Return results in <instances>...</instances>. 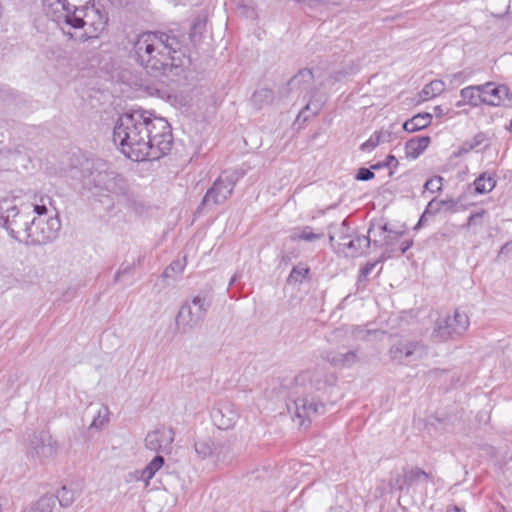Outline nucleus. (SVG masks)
<instances>
[{
  "label": "nucleus",
  "instance_id": "obj_12",
  "mask_svg": "<svg viewBox=\"0 0 512 512\" xmlns=\"http://www.w3.org/2000/svg\"><path fill=\"white\" fill-rule=\"evenodd\" d=\"M244 175L243 171H225L213 183V186L207 190L200 208L213 203L219 205L224 203L232 194L237 181Z\"/></svg>",
  "mask_w": 512,
  "mask_h": 512
},
{
  "label": "nucleus",
  "instance_id": "obj_19",
  "mask_svg": "<svg viewBox=\"0 0 512 512\" xmlns=\"http://www.w3.org/2000/svg\"><path fill=\"white\" fill-rule=\"evenodd\" d=\"M482 101L486 105L500 106L508 98L509 89L505 85H497L493 82H487L481 85Z\"/></svg>",
  "mask_w": 512,
  "mask_h": 512
},
{
  "label": "nucleus",
  "instance_id": "obj_41",
  "mask_svg": "<svg viewBox=\"0 0 512 512\" xmlns=\"http://www.w3.org/2000/svg\"><path fill=\"white\" fill-rule=\"evenodd\" d=\"M309 268L305 266H295L292 268L289 279L295 282H302L308 275Z\"/></svg>",
  "mask_w": 512,
  "mask_h": 512
},
{
  "label": "nucleus",
  "instance_id": "obj_24",
  "mask_svg": "<svg viewBox=\"0 0 512 512\" xmlns=\"http://www.w3.org/2000/svg\"><path fill=\"white\" fill-rule=\"evenodd\" d=\"M323 233H315L313 228L310 226H301L294 228L291 235L290 240L293 242L296 241H306V242H314L323 238Z\"/></svg>",
  "mask_w": 512,
  "mask_h": 512
},
{
  "label": "nucleus",
  "instance_id": "obj_38",
  "mask_svg": "<svg viewBox=\"0 0 512 512\" xmlns=\"http://www.w3.org/2000/svg\"><path fill=\"white\" fill-rule=\"evenodd\" d=\"M44 4L53 7L56 6L54 12H59V15H63L68 11L73 5H70L67 0H44Z\"/></svg>",
  "mask_w": 512,
  "mask_h": 512
},
{
  "label": "nucleus",
  "instance_id": "obj_50",
  "mask_svg": "<svg viewBox=\"0 0 512 512\" xmlns=\"http://www.w3.org/2000/svg\"><path fill=\"white\" fill-rule=\"evenodd\" d=\"M259 98L271 99L272 92L269 89H261L253 94V100L257 101Z\"/></svg>",
  "mask_w": 512,
  "mask_h": 512
},
{
  "label": "nucleus",
  "instance_id": "obj_10",
  "mask_svg": "<svg viewBox=\"0 0 512 512\" xmlns=\"http://www.w3.org/2000/svg\"><path fill=\"white\" fill-rule=\"evenodd\" d=\"M84 187L95 189V195L101 196L105 192L117 196H125L128 191L127 181L121 175L109 171H92L84 179Z\"/></svg>",
  "mask_w": 512,
  "mask_h": 512
},
{
  "label": "nucleus",
  "instance_id": "obj_35",
  "mask_svg": "<svg viewBox=\"0 0 512 512\" xmlns=\"http://www.w3.org/2000/svg\"><path fill=\"white\" fill-rule=\"evenodd\" d=\"M109 414L110 412L108 407L105 405L101 406L97 415L93 418L90 428L102 429L104 425L109 422Z\"/></svg>",
  "mask_w": 512,
  "mask_h": 512
},
{
  "label": "nucleus",
  "instance_id": "obj_5",
  "mask_svg": "<svg viewBox=\"0 0 512 512\" xmlns=\"http://www.w3.org/2000/svg\"><path fill=\"white\" fill-rule=\"evenodd\" d=\"M288 94L303 95V99L309 97V101L301 109L297 116V121H307L310 116H315L321 110V104L312 102L311 98L315 92L314 75L310 69L304 68L298 71L286 85Z\"/></svg>",
  "mask_w": 512,
  "mask_h": 512
},
{
  "label": "nucleus",
  "instance_id": "obj_32",
  "mask_svg": "<svg viewBox=\"0 0 512 512\" xmlns=\"http://www.w3.org/2000/svg\"><path fill=\"white\" fill-rule=\"evenodd\" d=\"M55 506V497L45 495L41 497L31 508L29 512H52Z\"/></svg>",
  "mask_w": 512,
  "mask_h": 512
},
{
  "label": "nucleus",
  "instance_id": "obj_11",
  "mask_svg": "<svg viewBox=\"0 0 512 512\" xmlns=\"http://www.w3.org/2000/svg\"><path fill=\"white\" fill-rule=\"evenodd\" d=\"M469 326L467 314L455 310L452 315L439 318L435 322L432 337L437 341L455 340L462 337Z\"/></svg>",
  "mask_w": 512,
  "mask_h": 512
},
{
  "label": "nucleus",
  "instance_id": "obj_14",
  "mask_svg": "<svg viewBox=\"0 0 512 512\" xmlns=\"http://www.w3.org/2000/svg\"><path fill=\"white\" fill-rule=\"evenodd\" d=\"M332 376H328L323 368L315 367L300 372L294 378L295 389L302 388L304 392H313L323 389L331 382ZM299 391L296 390V393Z\"/></svg>",
  "mask_w": 512,
  "mask_h": 512
},
{
  "label": "nucleus",
  "instance_id": "obj_49",
  "mask_svg": "<svg viewBox=\"0 0 512 512\" xmlns=\"http://www.w3.org/2000/svg\"><path fill=\"white\" fill-rule=\"evenodd\" d=\"M473 149L478 148L486 141V135L484 133H477L472 139L469 140Z\"/></svg>",
  "mask_w": 512,
  "mask_h": 512
},
{
  "label": "nucleus",
  "instance_id": "obj_7",
  "mask_svg": "<svg viewBox=\"0 0 512 512\" xmlns=\"http://www.w3.org/2000/svg\"><path fill=\"white\" fill-rule=\"evenodd\" d=\"M212 304V296L199 293L182 304L176 316V326L182 333L198 327L205 319Z\"/></svg>",
  "mask_w": 512,
  "mask_h": 512
},
{
  "label": "nucleus",
  "instance_id": "obj_54",
  "mask_svg": "<svg viewBox=\"0 0 512 512\" xmlns=\"http://www.w3.org/2000/svg\"><path fill=\"white\" fill-rule=\"evenodd\" d=\"M426 217L427 216H424V212L422 213V215L420 216V219L419 221L417 222V224L415 225L414 227V230H418L420 229L423 225H424V222L426 220Z\"/></svg>",
  "mask_w": 512,
  "mask_h": 512
},
{
  "label": "nucleus",
  "instance_id": "obj_36",
  "mask_svg": "<svg viewBox=\"0 0 512 512\" xmlns=\"http://www.w3.org/2000/svg\"><path fill=\"white\" fill-rule=\"evenodd\" d=\"M186 267V257L178 258L174 260L165 270L164 277H172L174 273L180 274Z\"/></svg>",
  "mask_w": 512,
  "mask_h": 512
},
{
  "label": "nucleus",
  "instance_id": "obj_15",
  "mask_svg": "<svg viewBox=\"0 0 512 512\" xmlns=\"http://www.w3.org/2000/svg\"><path fill=\"white\" fill-rule=\"evenodd\" d=\"M426 354V346L421 341L401 339L393 343L389 349L392 361L404 363L409 359L421 358Z\"/></svg>",
  "mask_w": 512,
  "mask_h": 512
},
{
  "label": "nucleus",
  "instance_id": "obj_17",
  "mask_svg": "<svg viewBox=\"0 0 512 512\" xmlns=\"http://www.w3.org/2000/svg\"><path fill=\"white\" fill-rule=\"evenodd\" d=\"M57 452V442L47 432L34 434L31 439V455L41 462L52 458Z\"/></svg>",
  "mask_w": 512,
  "mask_h": 512
},
{
  "label": "nucleus",
  "instance_id": "obj_18",
  "mask_svg": "<svg viewBox=\"0 0 512 512\" xmlns=\"http://www.w3.org/2000/svg\"><path fill=\"white\" fill-rule=\"evenodd\" d=\"M215 425L221 430H228L235 426L239 419V411L229 401H221L212 412Z\"/></svg>",
  "mask_w": 512,
  "mask_h": 512
},
{
  "label": "nucleus",
  "instance_id": "obj_34",
  "mask_svg": "<svg viewBox=\"0 0 512 512\" xmlns=\"http://www.w3.org/2000/svg\"><path fill=\"white\" fill-rule=\"evenodd\" d=\"M56 497L62 507H69L76 499V492L66 486H63L58 490Z\"/></svg>",
  "mask_w": 512,
  "mask_h": 512
},
{
  "label": "nucleus",
  "instance_id": "obj_55",
  "mask_svg": "<svg viewBox=\"0 0 512 512\" xmlns=\"http://www.w3.org/2000/svg\"><path fill=\"white\" fill-rule=\"evenodd\" d=\"M240 277H241V274H240V273H238V272H236V273L232 276V278H231V280H230V282H229V286H232V285H233V284H234L238 279H240Z\"/></svg>",
  "mask_w": 512,
  "mask_h": 512
},
{
  "label": "nucleus",
  "instance_id": "obj_1",
  "mask_svg": "<svg viewBox=\"0 0 512 512\" xmlns=\"http://www.w3.org/2000/svg\"><path fill=\"white\" fill-rule=\"evenodd\" d=\"M113 141L132 161L158 160L173 144L168 121L144 109H134L119 116L113 129Z\"/></svg>",
  "mask_w": 512,
  "mask_h": 512
},
{
  "label": "nucleus",
  "instance_id": "obj_28",
  "mask_svg": "<svg viewBox=\"0 0 512 512\" xmlns=\"http://www.w3.org/2000/svg\"><path fill=\"white\" fill-rule=\"evenodd\" d=\"M195 452L205 459L212 455H219L218 446L210 438L198 440L194 443Z\"/></svg>",
  "mask_w": 512,
  "mask_h": 512
},
{
  "label": "nucleus",
  "instance_id": "obj_61",
  "mask_svg": "<svg viewBox=\"0 0 512 512\" xmlns=\"http://www.w3.org/2000/svg\"><path fill=\"white\" fill-rule=\"evenodd\" d=\"M498 512H508L506 507H504L503 505L499 506V511Z\"/></svg>",
  "mask_w": 512,
  "mask_h": 512
},
{
  "label": "nucleus",
  "instance_id": "obj_47",
  "mask_svg": "<svg viewBox=\"0 0 512 512\" xmlns=\"http://www.w3.org/2000/svg\"><path fill=\"white\" fill-rule=\"evenodd\" d=\"M484 214H485V210H481L480 212L472 213L468 217L466 226L469 227V226L478 224L480 222V220L482 219Z\"/></svg>",
  "mask_w": 512,
  "mask_h": 512
},
{
  "label": "nucleus",
  "instance_id": "obj_39",
  "mask_svg": "<svg viewBox=\"0 0 512 512\" xmlns=\"http://www.w3.org/2000/svg\"><path fill=\"white\" fill-rule=\"evenodd\" d=\"M443 202L439 199L433 198L428 202L424 210V216H434L439 214L443 210Z\"/></svg>",
  "mask_w": 512,
  "mask_h": 512
},
{
  "label": "nucleus",
  "instance_id": "obj_30",
  "mask_svg": "<svg viewBox=\"0 0 512 512\" xmlns=\"http://www.w3.org/2000/svg\"><path fill=\"white\" fill-rule=\"evenodd\" d=\"M329 232V240L332 243L337 237L339 242H346L351 237L350 227L346 220L342 221L338 225H331Z\"/></svg>",
  "mask_w": 512,
  "mask_h": 512
},
{
  "label": "nucleus",
  "instance_id": "obj_48",
  "mask_svg": "<svg viewBox=\"0 0 512 512\" xmlns=\"http://www.w3.org/2000/svg\"><path fill=\"white\" fill-rule=\"evenodd\" d=\"M376 263L367 262L359 271V278H366L375 268Z\"/></svg>",
  "mask_w": 512,
  "mask_h": 512
},
{
  "label": "nucleus",
  "instance_id": "obj_53",
  "mask_svg": "<svg viewBox=\"0 0 512 512\" xmlns=\"http://www.w3.org/2000/svg\"><path fill=\"white\" fill-rule=\"evenodd\" d=\"M383 165H385V167H388V168H396L398 165V160L396 159V157L394 155L390 154L387 156L386 161L383 162Z\"/></svg>",
  "mask_w": 512,
  "mask_h": 512
},
{
  "label": "nucleus",
  "instance_id": "obj_58",
  "mask_svg": "<svg viewBox=\"0 0 512 512\" xmlns=\"http://www.w3.org/2000/svg\"><path fill=\"white\" fill-rule=\"evenodd\" d=\"M383 167H385V165H383V162H379V163H377L375 165H372L371 169L378 170V169H381Z\"/></svg>",
  "mask_w": 512,
  "mask_h": 512
},
{
  "label": "nucleus",
  "instance_id": "obj_16",
  "mask_svg": "<svg viewBox=\"0 0 512 512\" xmlns=\"http://www.w3.org/2000/svg\"><path fill=\"white\" fill-rule=\"evenodd\" d=\"M174 430L165 426L149 432L145 437V447L153 452H169L174 441Z\"/></svg>",
  "mask_w": 512,
  "mask_h": 512
},
{
  "label": "nucleus",
  "instance_id": "obj_26",
  "mask_svg": "<svg viewBox=\"0 0 512 512\" xmlns=\"http://www.w3.org/2000/svg\"><path fill=\"white\" fill-rule=\"evenodd\" d=\"M460 95L465 103L477 107L481 104H484L482 101V90L481 85L468 86L460 91Z\"/></svg>",
  "mask_w": 512,
  "mask_h": 512
},
{
  "label": "nucleus",
  "instance_id": "obj_59",
  "mask_svg": "<svg viewBox=\"0 0 512 512\" xmlns=\"http://www.w3.org/2000/svg\"><path fill=\"white\" fill-rule=\"evenodd\" d=\"M435 112H436L437 114H442V113H443V110H442L441 106H436V107H435Z\"/></svg>",
  "mask_w": 512,
  "mask_h": 512
},
{
  "label": "nucleus",
  "instance_id": "obj_20",
  "mask_svg": "<svg viewBox=\"0 0 512 512\" xmlns=\"http://www.w3.org/2000/svg\"><path fill=\"white\" fill-rule=\"evenodd\" d=\"M371 235L367 236H353L346 240V242H339V246H341L342 251L349 257H357L364 253V251L369 248L372 244Z\"/></svg>",
  "mask_w": 512,
  "mask_h": 512
},
{
  "label": "nucleus",
  "instance_id": "obj_46",
  "mask_svg": "<svg viewBox=\"0 0 512 512\" xmlns=\"http://www.w3.org/2000/svg\"><path fill=\"white\" fill-rule=\"evenodd\" d=\"M376 135H379V142L380 144L382 143H388L392 140V134H393V131L388 129V130H379V131H375Z\"/></svg>",
  "mask_w": 512,
  "mask_h": 512
},
{
  "label": "nucleus",
  "instance_id": "obj_52",
  "mask_svg": "<svg viewBox=\"0 0 512 512\" xmlns=\"http://www.w3.org/2000/svg\"><path fill=\"white\" fill-rule=\"evenodd\" d=\"M473 150V145H471V142L469 140L465 141L458 150V155L466 154Z\"/></svg>",
  "mask_w": 512,
  "mask_h": 512
},
{
  "label": "nucleus",
  "instance_id": "obj_44",
  "mask_svg": "<svg viewBox=\"0 0 512 512\" xmlns=\"http://www.w3.org/2000/svg\"><path fill=\"white\" fill-rule=\"evenodd\" d=\"M375 177L374 172L371 168L362 167L358 169L357 174L355 176L358 181H369Z\"/></svg>",
  "mask_w": 512,
  "mask_h": 512
},
{
  "label": "nucleus",
  "instance_id": "obj_57",
  "mask_svg": "<svg viewBox=\"0 0 512 512\" xmlns=\"http://www.w3.org/2000/svg\"><path fill=\"white\" fill-rule=\"evenodd\" d=\"M447 512H462V510L458 506L454 505L448 507Z\"/></svg>",
  "mask_w": 512,
  "mask_h": 512
},
{
  "label": "nucleus",
  "instance_id": "obj_43",
  "mask_svg": "<svg viewBox=\"0 0 512 512\" xmlns=\"http://www.w3.org/2000/svg\"><path fill=\"white\" fill-rule=\"evenodd\" d=\"M378 145H380L379 142V135H376L374 132L368 140H366L364 143L360 145V150L363 152H371L373 151Z\"/></svg>",
  "mask_w": 512,
  "mask_h": 512
},
{
  "label": "nucleus",
  "instance_id": "obj_25",
  "mask_svg": "<svg viewBox=\"0 0 512 512\" xmlns=\"http://www.w3.org/2000/svg\"><path fill=\"white\" fill-rule=\"evenodd\" d=\"M432 120L429 113H419L403 123V129L407 132H416L426 128Z\"/></svg>",
  "mask_w": 512,
  "mask_h": 512
},
{
  "label": "nucleus",
  "instance_id": "obj_45",
  "mask_svg": "<svg viewBox=\"0 0 512 512\" xmlns=\"http://www.w3.org/2000/svg\"><path fill=\"white\" fill-rule=\"evenodd\" d=\"M30 205L32 206V217L35 216V217L46 218L47 207L44 204L39 205V204L30 203Z\"/></svg>",
  "mask_w": 512,
  "mask_h": 512
},
{
  "label": "nucleus",
  "instance_id": "obj_8",
  "mask_svg": "<svg viewBox=\"0 0 512 512\" xmlns=\"http://www.w3.org/2000/svg\"><path fill=\"white\" fill-rule=\"evenodd\" d=\"M161 54L163 57L153 53L151 57L154 64L151 67H143L149 75L156 79H162L176 77L183 73L185 54L181 53V49L168 47Z\"/></svg>",
  "mask_w": 512,
  "mask_h": 512
},
{
  "label": "nucleus",
  "instance_id": "obj_2",
  "mask_svg": "<svg viewBox=\"0 0 512 512\" xmlns=\"http://www.w3.org/2000/svg\"><path fill=\"white\" fill-rule=\"evenodd\" d=\"M53 20L59 25L65 24L66 26L75 30L80 29L79 33H71L66 31L64 27L62 30L71 38L80 41L97 38L99 34L105 30L108 17L105 13L100 11L94 5L92 6H72L63 15L53 16Z\"/></svg>",
  "mask_w": 512,
  "mask_h": 512
},
{
  "label": "nucleus",
  "instance_id": "obj_27",
  "mask_svg": "<svg viewBox=\"0 0 512 512\" xmlns=\"http://www.w3.org/2000/svg\"><path fill=\"white\" fill-rule=\"evenodd\" d=\"M164 463L165 460L161 455L155 456L141 471L140 479L143 480L146 485H148L149 481L163 467Z\"/></svg>",
  "mask_w": 512,
  "mask_h": 512
},
{
  "label": "nucleus",
  "instance_id": "obj_37",
  "mask_svg": "<svg viewBox=\"0 0 512 512\" xmlns=\"http://www.w3.org/2000/svg\"><path fill=\"white\" fill-rule=\"evenodd\" d=\"M237 11L242 17H245L247 19H251V20L258 19V12L254 5L240 3L237 6Z\"/></svg>",
  "mask_w": 512,
  "mask_h": 512
},
{
  "label": "nucleus",
  "instance_id": "obj_31",
  "mask_svg": "<svg viewBox=\"0 0 512 512\" xmlns=\"http://www.w3.org/2000/svg\"><path fill=\"white\" fill-rule=\"evenodd\" d=\"M445 90V83L442 80H433L420 93L422 100L426 101L440 95Z\"/></svg>",
  "mask_w": 512,
  "mask_h": 512
},
{
  "label": "nucleus",
  "instance_id": "obj_13",
  "mask_svg": "<svg viewBox=\"0 0 512 512\" xmlns=\"http://www.w3.org/2000/svg\"><path fill=\"white\" fill-rule=\"evenodd\" d=\"M286 406L293 418L299 420L300 426L305 425L306 421L310 423L312 416L323 414L325 411V406L322 402L309 398L307 395L290 399Z\"/></svg>",
  "mask_w": 512,
  "mask_h": 512
},
{
  "label": "nucleus",
  "instance_id": "obj_4",
  "mask_svg": "<svg viewBox=\"0 0 512 512\" xmlns=\"http://www.w3.org/2000/svg\"><path fill=\"white\" fill-rule=\"evenodd\" d=\"M182 38L165 32H144L140 34L134 42L133 51L136 61L142 67H151L153 63L151 55L161 54L163 50L181 49Z\"/></svg>",
  "mask_w": 512,
  "mask_h": 512
},
{
  "label": "nucleus",
  "instance_id": "obj_40",
  "mask_svg": "<svg viewBox=\"0 0 512 512\" xmlns=\"http://www.w3.org/2000/svg\"><path fill=\"white\" fill-rule=\"evenodd\" d=\"M442 182H443V177L434 176L425 182L424 189L431 193L440 192L442 190V185H443Z\"/></svg>",
  "mask_w": 512,
  "mask_h": 512
},
{
  "label": "nucleus",
  "instance_id": "obj_33",
  "mask_svg": "<svg viewBox=\"0 0 512 512\" xmlns=\"http://www.w3.org/2000/svg\"><path fill=\"white\" fill-rule=\"evenodd\" d=\"M205 27L206 20L204 18L197 17L194 19L189 33V38L193 43H196L201 39V36L205 31Z\"/></svg>",
  "mask_w": 512,
  "mask_h": 512
},
{
  "label": "nucleus",
  "instance_id": "obj_9",
  "mask_svg": "<svg viewBox=\"0 0 512 512\" xmlns=\"http://www.w3.org/2000/svg\"><path fill=\"white\" fill-rule=\"evenodd\" d=\"M60 228L61 222L58 217L33 216L20 243L30 246L46 245L57 239Z\"/></svg>",
  "mask_w": 512,
  "mask_h": 512
},
{
  "label": "nucleus",
  "instance_id": "obj_21",
  "mask_svg": "<svg viewBox=\"0 0 512 512\" xmlns=\"http://www.w3.org/2000/svg\"><path fill=\"white\" fill-rule=\"evenodd\" d=\"M325 360L335 367L350 368L358 362L357 350L345 353L330 351L325 355Z\"/></svg>",
  "mask_w": 512,
  "mask_h": 512
},
{
  "label": "nucleus",
  "instance_id": "obj_22",
  "mask_svg": "<svg viewBox=\"0 0 512 512\" xmlns=\"http://www.w3.org/2000/svg\"><path fill=\"white\" fill-rule=\"evenodd\" d=\"M430 143L429 136L414 137L405 143V152L407 157L416 159L419 157Z\"/></svg>",
  "mask_w": 512,
  "mask_h": 512
},
{
  "label": "nucleus",
  "instance_id": "obj_60",
  "mask_svg": "<svg viewBox=\"0 0 512 512\" xmlns=\"http://www.w3.org/2000/svg\"><path fill=\"white\" fill-rule=\"evenodd\" d=\"M506 129L512 131V119L509 121L508 124H506Z\"/></svg>",
  "mask_w": 512,
  "mask_h": 512
},
{
  "label": "nucleus",
  "instance_id": "obj_23",
  "mask_svg": "<svg viewBox=\"0 0 512 512\" xmlns=\"http://www.w3.org/2000/svg\"><path fill=\"white\" fill-rule=\"evenodd\" d=\"M495 185L496 180L494 177L487 173H483L475 179L472 185L469 186V190L471 194L482 195L492 191Z\"/></svg>",
  "mask_w": 512,
  "mask_h": 512
},
{
  "label": "nucleus",
  "instance_id": "obj_42",
  "mask_svg": "<svg viewBox=\"0 0 512 512\" xmlns=\"http://www.w3.org/2000/svg\"><path fill=\"white\" fill-rule=\"evenodd\" d=\"M135 267H136V263L133 262V263H122L119 267V269L117 270V272L115 273L114 275V283H117L120 281V279L126 275V274H130L132 273L134 270H135Z\"/></svg>",
  "mask_w": 512,
  "mask_h": 512
},
{
  "label": "nucleus",
  "instance_id": "obj_29",
  "mask_svg": "<svg viewBox=\"0 0 512 512\" xmlns=\"http://www.w3.org/2000/svg\"><path fill=\"white\" fill-rule=\"evenodd\" d=\"M430 478V475L424 470L414 467L404 472L403 484L412 486L418 482H427Z\"/></svg>",
  "mask_w": 512,
  "mask_h": 512
},
{
  "label": "nucleus",
  "instance_id": "obj_56",
  "mask_svg": "<svg viewBox=\"0 0 512 512\" xmlns=\"http://www.w3.org/2000/svg\"><path fill=\"white\" fill-rule=\"evenodd\" d=\"M462 77H463V72H458V73H455L453 75V80L456 82V81H461L462 80Z\"/></svg>",
  "mask_w": 512,
  "mask_h": 512
},
{
  "label": "nucleus",
  "instance_id": "obj_3",
  "mask_svg": "<svg viewBox=\"0 0 512 512\" xmlns=\"http://www.w3.org/2000/svg\"><path fill=\"white\" fill-rule=\"evenodd\" d=\"M31 219L30 203L12 194L0 198V225L18 242L23 240Z\"/></svg>",
  "mask_w": 512,
  "mask_h": 512
},
{
  "label": "nucleus",
  "instance_id": "obj_51",
  "mask_svg": "<svg viewBox=\"0 0 512 512\" xmlns=\"http://www.w3.org/2000/svg\"><path fill=\"white\" fill-rule=\"evenodd\" d=\"M440 202H443V210L445 211H456L455 207L457 205V201L454 200V199H445V200H440Z\"/></svg>",
  "mask_w": 512,
  "mask_h": 512
},
{
  "label": "nucleus",
  "instance_id": "obj_6",
  "mask_svg": "<svg viewBox=\"0 0 512 512\" xmlns=\"http://www.w3.org/2000/svg\"><path fill=\"white\" fill-rule=\"evenodd\" d=\"M368 233L374 237L372 240L374 246L386 248L382 253V260L403 255L413 245L412 239L400 241L404 232L389 229L386 223L371 224Z\"/></svg>",
  "mask_w": 512,
  "mask_h": 512
}]
</instances>
